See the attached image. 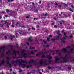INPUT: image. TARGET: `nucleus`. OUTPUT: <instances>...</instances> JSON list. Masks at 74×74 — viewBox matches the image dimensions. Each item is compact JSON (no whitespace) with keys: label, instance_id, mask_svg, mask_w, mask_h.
I'll return each mask as SVG.
<instances>
[{"label":"nucleus","instance_id":"f257e3e1","mask_svg":"<svg viewBox=\"0 0 74 74\" xmlns=\"http://www.w3.org/2000/svg\"><path fill=\"white\" fill-rule=\"evenodd\" d=\"M74 49H71L69 51L68 56L66 55L64 58L63 56L61 58H58V57L56 56L55 57V60L54 62L55 63H66L69 62V59L70 58V57L69 56L70 55V53H73V51Z\"/></svg>","mask_w":74,"mask_h":74},{"label":"nucleus","instance_id":"f03ea898","mask_svg":"<svg viewBox=\"0 0 74 74\" xmlns=\"http://www.w3.org/2000/svg\"><path fill=\"white\" fill-rule=\"evenodd\" d=\"M37 51V50H35V52H34L33 51H31V53H29V52L28 51L27 53H25V52H26V50L25 49H23V50H22L21 51V54L22 55L23 54V55H22L21 56H19L18 57V58L15 57L14 58L16 59H18V58H27V56H26L27 54L28 55H31V54H34V53Z\"/></svg>","mask_w":74,"mask_h":74},{"label":"nucleus","instance_id":"7ed1b4c3","mask_svg":"<svg viewBox=\"0 0 74 74\" xmlns=\"http://www.w3.org/2000/svg\"><path fill=\"white\" fill-rule=\"evenodd\" d=\"M70 48V46H68L65 49H62L61 50V52L59 50H55L54 51L50 49L49 50V51L51 52H54L55 51L56 53H58V54L59 55V56H61V53H62V52L63 53L65 52H68V49H69Z\"/></svg>","mask_w":74,"mask_h":74},{"label":"nucleus","instance_id":"20e7f679","mask_svg":"<svg viewBox=\"0 0 74 74\" xmlns=\"http://www.w3.org/2000/svg\"><path fill=\"white\" fill-rule=\"evenodd\" d=\"M8 52H7L6 53V54L7 55H8V56H10V55H11V56L14 55L15 57L16 56H17L16 52L15 50H13V53H11V51L10 50H8Z\"/></svg>","mask_w":74,"mask_h":74},{"label":"nucleus","instance_id":"39448f33","mask_svg":"<svg viewBox=\"0 0 74 74\" xmlns=\"http://www.w3.org/2000/svg\"><path fill=\"white\" fill-rule=\"evenodd\" d=\"M45 61H44L43 59H41L40 60V64H44V65H48V64L47 62V60L46 59H45Z\"/></svg>","mask_w":74,"mask_h":74},{"label":"nucleus","instance_id":"423d86ee","mask_svg":"<svg viewBox=\"0 0 74 74\" xmlns=\"http://www.w3.org/2000/svg\"><path fill=\"white\" fill-rule=\"evenodd\" d=\"M66 34H67L66 33V32H64V37L62 38H60L61 39V42H62V43H65V41H64V40L66 38V37H67V36L66 35Z\"/></svg>","mask_w":74,"mask_h":74},{"label":"nucleus","instance_id":"0eeeda50","mask_svg":"<svg viewBox=\"0 0 74 74\" xmlns=\"http://www.w3.org/2000/svg\"><path fill=\"white\" fill-rule=\"evenodd\" d=\"M21 62H20L19 60H17V63H19V66H21V65H23V64H22V63H25V61H23V60L22 59H21Z\"/></svg>","mask_w":74,"mask_h":74},{"label":"nucleus","instance_id":"6e6552de","mask_svg":"<svg viewBox=\"0 0 74 74\" xmlns=\"http://www.w3.org/2000/svg\"><path fill=\"white\" fill-rule=\"evenodd\" d=\"M50 55L51 53H50L49 55L47 56V58L49 59V60L48 61L50 63H51V62H52V60H51V59L52 58V56H51Z\"/></svg>","mask_w":74,"mask_h":74},{"label":"nucleus","instance_id":"1a4fd4ad","mask_svg":"<svg viewBox=\"0 0 74 74\" xmlns=\"http://www.w3.org/2000/svg\"><path fill=\"white\" fill-rule=\"evenodd\" d=\"M5 47L3 46V47H0V53H4V52H5Z\"/></svg>","mask_w":74,"mask_h":74},{"label":"nucleus","instance_id":"9d476101","mask_svg":"<svg viewBox=\"0 0 74 74\" xmlns=\"http://www.w3.org/2000/svg\"><path fill=\"white\" fill-rule=\"evenodd\" d=\"M54 39L52 38L51 39V40L52 41H53V42H54V41H55V40H59V36H55L54 37Z\"/></svg>","mask_w":74,"mask_h":74},{"label":"nucleus","instance_id":"9b49d317","mask_svg":"<svg viewBox=\"0 0 74 74\" xmlns=\"http://www.w3.org/2000/svg\"><path fill=\"white\" fill-rule=\"evenodd\" d=\"M6 59H8V60L7 64H11V63H10V62L9 61V60H11V58H10V57H7Z\"/></svg>","mask_w":74,"mask_h":74},{"label":"nucleus","instance_id":"f8f14e48","mask_svg":"<svg viewBox=\"0 0 74 74\" xmlns=\"http://www.w3.org/2000/svg\"><path fill=\"white\" fill-rule=\"evenodd\" d=\"M57 34L58 35L57 36H59V37L60 36H62L61 34H60V31L59 30H58V31H57Z\"/></svg>","mask_w":74,"mask_h":74},{"label":"nucleus","instance_id":"ddd939ff","mask_svg":"<svg viewBox=\"0 0 74 74\" xmlns=\"http://www.w3.org/2000/svg\"><path fill=\"white\" fill-rule=\"evenodd\" d=\"M25 67H26L27 68H29V67H30V66L29 65L27 66L26 64H23V66H22V68H24Z\"/></svg>","mask_w":74,"mask_h":74},{"label":"nucleus","instance_id":"4468645a","mask_svg":"<svg viewBox=\"0 0 74 74\" xmlns=\"http://www.w3.org/2000/svg\"><path fill=\"white\" fill-rule=\"evenodd\" d=\"M30 62L32 63H33V64H34V63H35V61H34L33 60H31L30 61H29V63H30Z\"/></svg>","mask_w":74,"mask_h":74},{"label":"nucleus","instance_id":"2eb2a0df","mask_svg":"<svg viewBox=\"0 0 74 74\" xmlns=\"http://www.w3.org/2000/svg\"><path fill=\"white\" fill-rule=\"evenodd\" d=\"M39 53H40V54H44V53H47L48 52L46 51H45L44 52H43V50H42L41 52H40Z\"/></svg>","mask_w":74,"mask_h":74},{"label":"nucleus","instance_id":"dca6fc26","mask_svg":"<svg viewBox=\"0 0 74 74\" xmlns=\"http://www.w3.org/2000/svg\"><path fill=\"white\" fill-rule=\"evenodd\" d=\"M14 63H17V60L16 61H13V62H12V64L14 66H17V65L14 64Z\"/></svg>","mask_w":74,"mask_h":74},{"label":"nucleus","instance_id":"f3484780","mask_svg":"<svg viewBox=\"0 0 74 74\" xmlns=\"http://www.w3.org/2000/svg\"><path fill=\"white\" fill-rule=\"evenodd\" d=\"M8 14L10 15V16H14V13L12 12H10L9 13H8Z\"/></svg>","mask_w":74,"mask_h":74},{"label":"nucleus","instance_id":"a211bd4d","mask_svg":"<svg viewBox=\"0 0 74 74\" xmlns=\"http://www.w3.org/2000/svg\"><path fill=\"white\" fill-rule=\"evenodd\" d=\"M32 38V36H31L29 37V38L28 39V41H31V42L33 41V40H31Z\"/></svg>","mask_w":74,"mask_h":74},{"label":"nucleus","instance_id":"6ab92c4d","mask_svg":"<svg viewBox=\"0 0 74 74\" xmlns=\"http://www.w3.org/2000/svg\"><path fill=\"white\" fill-rule=\"evenodd\" d=\"M10 39L11 40H12L13 39V38H14L15 37V36L14 35H13V36L12 35H10Z\"/></svg>","mask_w":74,"mask_h":74},{"label":"nucleus","instance_id":"aec40b11","mask_svg":"<svg viewBox=\"0 0 74 74\" xmlns=\"http://www.w3.org/2000/svg\"><path fill=\"white\" fill-rule=\"evenodd\" d=\"M11 25V23H7V26L8 27H9V26H8L9 25Z\"/></svg>","mask_w":74,"mask_h":74},{"label":"nucleus","instance_id":"412c9836","mask_svg":"<svg viewBox=\"0 0 74 74\" xmlns=\"http://www.w3.org/2000/svg\"><path fill=\"white\" fill-rule=\"evenodd\" d=\"M36 7L34 6H33V8H32L31 9H33V10H36Z\"/></svg>","mask_w":74,"mask_h":74},{"label":"nucleus","instance_id":"4be33fe9","mask_svg":"<svg viewBox=\"0 0 74 74\" xmlns=\"http://www.w3.org/2000/svg\"><path fill=\"white\" fill-rule=\"evenodd\" d=\"M67 67H68V70H71V67H69V66L68 65H67Z\"/></svg>","mask_w":74,"mask_h":74},{"label":"nucleus","instance_id":"5701e85b","mask_svg":"<svg viewBox=\"0 0 74 74\" xmlns=\"http://www.w3.org/2000/svg\"><path fill=\"white\" fill-rule=\"evenodd\" d=\"M4 26V24H0V27H3Z\"/></svg>","mask_w":74,"mask_h":74},{"label":"nucleus","instance_id":"b1692460","mask_svg":"<svg viewBox=\"0 0 74 74\" xmlns=\"http://www.w3.org/2000/svg\"><path fill=\"white\" fill-rule=\"evenodd\" d=\"M23 27V28H25V26H19V27Z\"/></svg>","mask_w":74,"mask_h":74},{"label":"nucleus","instance_id":"393cba45","mask_svg":"<svg viewBox=\"0 0 74 74\" xmlns=\"http://www.w3.org/2000/svg\"><path fill=\"white\" fill-rule=\"evenodd\" d=\"M17 54H18V55H21V54H20V53L19 52V51H18L17 52Z\"/></svg>","mask_w":74,"mask_h":74},{"label":"nucleus","instance_id":"a878e982","mask_svg":"<svg viewBox=\"0 0 74 74\" xmlns=\"http://www.w3.org/2000/svg\"><path fill=\"white\" fill-rule=\"evenodd\" d=\"M29 49H35V48L34 47H32V46H30Z\"/></svg>","mask_w":74,"mask_h":74},{"label":"nucleus","instance_id":"bb28decb","mask_svg":"<svg viewBox=\"0 0 74 74\" xmlns=\"http://www.w3.org/2000/svg\"><path fill=\"white\" fill-rule=\"evenodd\" d=\"M6 12H7V13H8V12H10V10H9L8 9H7L6 10Z\"/></svg>","mask_w":74,"mask_h":74},{"label":"nucleus","instance_id":"cd10ccee","mask_svg":"<svg viewBox=\"0 0 74 74\" xmlns=\"http://www.w3.org/2000/svg\"><path fill=\"white\" fill-rule=\"evenodd\" d=\"M12 24H14V22H15V21L14 20H12Z\"/></svg>","mask_w":74,"mask_h":74},{"label":"nucleus","instance_id":"c85d7f7f","mask_svg":"<svg viewBox=\"0 0 74 74\" xmlns=\"http://www.w3.org/2000/svg\"><path fill=\"white\" fill-rule=\"evenodd\" d=\"M54 4L56 5H58V3L56 2H55Z\"/></svg>","mask_w":74,"mask_h":74},{"label":"nucleus","instance_id":"c756f323","mask_svg":"<svg viewBox=\"0 0 74 74\" xmlns=\"http://www.w3.org/2000/svg\"><path fill=\"white\" fill-rule=\"evenodd\" d=\"M45 57V55H42V58H44Z\"/></svg>","mask_w":74,"mask_h":74},{"label":"nucleus","instance_id":"7c9ffc66","mask_svg":"<svg viewBox=\"0 0 74 74\" xmlns=\"http://www.w3.org/2000/svg\"><path fill=\"white\" fill-rule=\"evenodd\" d=\"M49 22V20H47L46 21V23H48Z\"/></svg>","mask_w":74,"mask_h":74},{"label":"nucleus","instance_id":"2f4dec72","mask_svg":"<svg viewBox=\"0 0 74 74\" xmlns=\"http://www.w3.org/2000/svg\"><path fill=\"white\" fill-rule=\"evenodd\" d=\"M31 3H32V4H33V5H34V3L33 2H30L29 3V4H30Z\"/></svg>","mask_w":74,"mask_h":74},{"label":"nucleus","instance_id":"473e14b6","mask_svg":"<svg viewBox=\"0 0 74 74\" xmlns=\"http://www.w3.org/2000/svg\"><path fill=\"white\" fill-rule=\"evenodd\" d=\"M30 16L29 15H28V16H27L26 17V18H27V19H29V17Z\"/></svg>","mask_w":74,"mask_h":74},{"label":"nucleus","instance_id":"72a5a7b5","mask_svg":"<svg viewBox=\"0 0 74 74\" xmlns=\"http://www.w3.org/2000/svg\"><path fill=\"white\" fill-rule=\"evenodd\" d=\"M53 19H54V20H55V21H57V18H53Z\"/></svg>","mask_w":74,"mask_h":74},{"label":"nucleus","instance_id":"f704fd0d","mask_svg":"<svg viewBox=\"0 0 74 74\" xmlns=\"http://www.w3.org/2000/svg\"><path fill=\"white\" fill-rule=\"evenodd\" d=\"M57 27L58 26L56 25H55L54 27V28H56V27Z\"/></svg>","mask_w":74,"mask_h":74},{"label":"nucleus","instance_id":"c9c22d12","mask_svg":"<svg viewBox=\"0 0 74 74\" xmlns=\"http://www.w3.org/2000/svg\"><path fill=\"white\" fill-rule=\"evenodd\" d=\"M38 9H36V11H34V12H38Z\"/></svg>","mask_w":74,"mask_h":74},{"label":"nucleus","instance_id":"e433bc0d","mask_svg":"<svg viewBox=\"0 0 74 74\" xmlns=\"http://www.w3.org/2000/svg\"><path fill=\"white\" fill-rule=\"evenodd\" d=\"M2 14H5V11H3L2 12Z\"/></svg>","mask_w":74,"mask_h":74},{"label":"nucleus","instance_id":"4c0bfd02","mask_svg":"<svg viewBox=\"0 0 74 74\" xmlns=\"http://www.w3.org/2000/svg\"><path fill=\"white\" fill-rule=\"evenodd\" d=\"M1 56L2 57V58H4V54H2L1 55Z\"/></svg>","mask_w":74,"mask_h":74},{"label":"nucleus","instance_id":"58836bf2","mask_svg":"<svg viewBox=\"0 0 74 74\" xmlns=\"http://www.w3.org/2000/svg\"><path fill=\"white\" fill-rule=\"evenodd\" d=\"M32 29L33 30H35V28L33 27L32 28Z\"/></svg>","mask_w":74,"mask_h":74},{"label":"nucleus","instance_id":"ea45409f","mask_svg":"<svg viewBox=\"0 0 74 74\" xmlns=\"http://www.w3.org/2000/svg\"><path fill=\"white\" fill-rule=\"evenodd\" d=\"M58 7H62V5H59L58 6Z\"/></svg>","mask_w":74,"mask_h":74},{"label":"nucleus","instance_id":"a19ab883","mask_svg":"<svg viewBox=\"0 0 74 74\" xmlns=\"http://www.w3.org/2000/svg\"><path fill=\"white\" fill-rule=\"evenodd\" d=\"M69 10L70 11H72V12H73V11L72 10H71V8H70Z\"/></svg>","mask_w":74,"mask_h":74},{"label":"nucleus","instance_id":"79ce46f5","mask_svg":"<svg viewBox=\"0 0 74 74\" xmlns=\"http://www.w3.org/2000/svg\"><path fill=\"white\" fill-rule=\"evenodd\" d=\"M49 47V45H47L46 46V47Z\"/></svg>","mask_w":74,"mask_h":74},{"label":"nucleus","instance_id":"37998d69","mask_svg":"<svg viewBox=\"0 0 74 74\" xmlns=\"http://www.w3.org/2000/svg\"><path fill=\"white\" fill-rule=\"evenodd\" d=\"M61 23L63 24L64 23V21H61Z\"/></svg>","mask_w":74,"mask_h":74},{"label":"nucleus","instance_id":"c03bdc74","mask_svg":"<svg viewBox=\"0 0 74 74\" xmlns=\"http://www.w3.org/2000/svg\"><path fill=\"white\" fill-rule=\"evenodd\" d=\"M5 61H4V60H2V63H5Z\"/></svg>","mask_w":74,"mask_h":74},{"label":"nucleus","instance_id":"a18cd8bd","mask_svg":"<svg viewBox=\"0 0 74 74\" xmlns=\"http://www.w3.org/2000/svg\"><path fill=\"white\" fill-rule=\"evenodd\" d=\"M14 24H12V25H11V26H12V27H15V26H14Z\"/></svg>","mask_w":74,"mask_h":74},{"label":"nucleus","instance_id":"49530a36","mask_svg":"<svg viewBox=\"0 0 74 74\" xmlns=\"http://www.w3.org/2000/svg\"><path fill=\"white\" fill-rule=\"evenodd\" d=\"M38 3H39V4H41V1H39Z\"/></svg>","mask_w":74,"mask_h":74},{"label":"nucleus","instance_id":"de8ad7c7","mask_svg":"<svg viewBox=\"0 0 74 74\" xmlns=\"http://www.w3.org/2000/svg\"><path fill=\"white\" fill-rule=\"evenodd\" d=\"M47 14H48L47 13H46V14L44 15V16H46L47 15Z\"/></svg>","mask_w":74,"mask_h":74},{"label":"nucleus","instance_id":"09e8293b","mask_svg":"<svg viewBox=\"0 0 74 74\" xmlns=\"http://www.w3.org/2000/svg\"><path fill=\"white\" fill-rule=\"evenodd\" d=\"M52 37V35H50L49 36V37Z\"/></svg>","mask_w":74,"mask_h":74},{"label":"nucleus","instance_id":"8fccbe9b","mask_svg":"<svg viewBox=\"0 0 74 74\" xmlns=\"http://www.w3.org/2000/svg\"><path fill=\"white\" fill-rule=\"evenodd\" d=\"M18 24H19V23L17 22V23H16V26H18Z\"/></svg>","mask_w":74,"mask_h":74},{"label":"nucleus","instance_id":"3c124183","mask_svg":"<svg viewBox=\"0 0 74 74\" xmlns=\"http://www.w3.org/2000/svg\"><path fill=\"white\" fill-rule=\"evenodd\" d=\"M54 24H55V23L53 22V23H51V25H54Z\"/></svg>","mask_w":74,"mask_h":74},{"label":"nucleus","instance_id":"603ef678","mask_svg":"<svg viewBox=\"0 0 74 74\" xmlns=\"http://www.w3.org/2000/svg\"><path fill=\"white\" fill-rule=\"evenodd\" d=\"M48 68L49 69H51V67L50 66H48Z\"/></svg>","mask_w":74,"mask_h":74},{"label":"nucleus","instance_id":"864d4df0","mask_svg":"<svg viewBox=\"0 0 74 74\" xmlns=\"http://www.w3.org/2000/svg\"><path fill=\"white\" fill-rule=\"evenodd\" d=\"M9 67H12V66H11V64H9Z\"/></svg>","mask_w":74,"mask_h":74},{"label":"nucleus","instance_id":"5fc2aeb1","mask_svg":"<svg viewBox=\"0 0 74 74\" xmlns=\"http://www.w3.org/2000/svg\"><path fill=\"white\" fill-rule=\"evenodd\" d=\"M69 37L70 38H72V37H73V36L72 35H70V36H69Z\"/></svg>","mask_w":74,"mask_h":74},{"label":"nucleus","instance_id":"6e6d98bb","mask_svg":"<svg viewBox=\"0 0 74 74\" xmlns=\"http://www.w3.org/2000/svg\"><path fill=\"white\" fill-rule=\"evenodd\" d=\"M5 39H7V36H5Z\"/></svg>","mask_w":74,"mask_h":74},{"label":"nucleus","instance_id":"4d7b16f0","mask_svg":"<svg viewBox=\"0 0 74 74\" xmlns=\"http://www.w3.org/2000/svg\"><path fill=\"white\" fill-rule=\"evenodd\" d=\"M50 39V38H47V41H48Z\"/></svg>","mask_w":74,"mask_h":74},{"label":"nucleus","instance_id":"13d9d810","mask_svg":"<svg viewBox=\"0 0 74 74\" xmlns=\"http://www.w3.org/2000/svg\"><path fill=\"white\" fill-rule=\"evenodd\" d=\"M19 34H23V33H21V32H19Z\"/></svg>","mask_w":74,"mask_h":74},{"label":"nucleus","instance_id":"bf43d9fd","mask_svg":"<svg viewBox=\"0 0 74 74\" xmlns=\"http://www.w3.org/2000/svg\"><path fill=\"white\" fill-rule=\"evenodd\" d=\"M43 42H44V44H46V42L45 41V40H43Z\"/></svg>","mask_w":74,"mask_h":74},{"label":"nucleus","instance_id":"052dcab7","mask_svg":"<svg viewBox=\"0 0 74 74\" xmlns=\"http://www.w3.org/2000/svg\"><path fill=\"white\" fill-rule=\"evenodd\" d=\"M1 18H2V16H0V19H1Z\"/></svg>","mask_w":74,"mask_h":74},{"label":"nucleus","instance_id":"680f3d73","mask_svg":"<svg viewBox=\"0 0 74 74\" xmlns=\"http://www.w3.org/2000/svg\"><path fill=\"white\" fill-rule=\"evenodd\" d=\"M5 17H6V18H7V17H8V15H5Z\"/></svg>","mask_w":74,"mask_h":74},{"label":"nucleus","instance_id":"e2e57ef3","mask_svg":"<svg viewBox=\"0 0 74 74\" xmlns=\"http://www.w3.org/2000/svg\"><path fill=\"white\" fill-rule=\"evenodd\" d=\"M71 7L72 8H74V6H73V5H71Z\"/></svg>","mask_w":74,"mask_h":74},{"label":"nucleus","instance_id":"0e129e2a","mask_svg":"<svg viewBox=\"0 0 74 74\" xmlns=\"http://www.w3.org/2000/svg\"><path fill=\"white\" fill-rule=\"evenodd\" d=\"M8 2H9V3H10V0H7Z\"/></svg>","mask_w":74,"mask_h":74},{"label":"nucleus","instance_id":"69168bd1","mask_svg":"<svg viewBox=\"0 0 74 74\" xmlns=\"http://www.w3.org/2000/svg\"><path fill=\"white\" fill-rule=\"evenodd\" d=\"M26 44H27V45H29V43H27V42Z\"/></svg>","mask_w":74,"mask_h":74},{"label":"nucleus","instance_id":"338daca9","mask_svg":"<svg viewBox=\"0 0 74 74\" xmlns=\"http://www.w3.org/2000/svg\"><path fill=\"white\" fill-rule=\"evenodd\" d=\"M60 25H62V23L61 21L60 22Z\"/></svg>","mask_w":74,"mask_h":74},{"label":"nucleus","instance_id":"774afa93","mask_svg":"<svg viewBox=\"0 0 74 74\" xmlns=\"http://www.w3.org/2000/svg\"><path fill=\"white\" fill-rule=\"evenodd\" d=\"M19 72H20V73H21V72H22V70H20L19 71Z\"/></svg>","mask_w":74,"mask_h":74}]
</instances>
